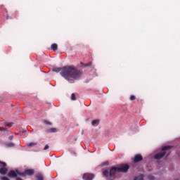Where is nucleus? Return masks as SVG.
<instances>
[{
	"label": "nucleus",
	"instance_id": "1",
	"mask_svg": "<svg viewBox=\"0 0 180 180\" xmlns=\"http://www.w3.org/2000/svg\"><path fill=\"white\" fill-rule=\"evenodd\" d=\"M53 71L54 72H60L61 77H63L65 79H67L71 84L74 83V81L77 79H80L82 75V72L77 70L73 65L54 68Z\"/></svg>",
	"mask_w": 180,
	"mask_h": 180
},
{
	"label": "nucleus",
	"instance_id": "2",
	"mask_svg": "<svg viewBox=\"0 0 180 180\" xmlns=\"http://www.w3.org/2000/svg\"><path fill=\"white\" fill-rule=\"evenodd\" d=\"M171 148H172V146H167L162 147V152L155 155L154 156L155 160H161V158H162L165 155V154H167L165 151H168V150H171Z\"/></svg>",
	"mask_w": 180,
	"mask_h": 180
},
{
	"label": "nucleus",
	"instance_id": "3",
	"mask_svg": "<svg viewBox=\"0 0 180 180\" xmlns=\"http://www.w3.org/2000/svg\"><path fill=\"white\" fill-rule=\"evenodd\" d=\"M18 175L25 176V173H22L19 172V170H11L8 174V176H9V178H17Z\"/></svg>",
	"mask_w": 180,
	"mask_h": 180
},
{
	"label": "nucleus",
	"instance_id": "4",
	"mask_svg": "<svg viewBox=\"0 0 180 180\" xmlns=\"http://www.w3.org/2000/svg\"><path fill=\"white\" fill-rule=\"evenodd\" d=\"M0 174L1 175H6L8 174V168H6V163L5 162L0 161Z\"/></svg>",
	"mask_w": 180,
	"mask_h": 180
},
{
	"label": "nucleus",
	"instance_id": "5",
	"mask_svg": "<svg viewBox=\"0 0 180 180\" xmlns=\"http://www.w3.org/2000/svg\"><path fill=\"white\" fill-rule=\"evenodd\" d=\"M118 168V172H127L129 171V168H130V166L128 165H120L117 167Z\"/></svg>",
	"mask_w": 180,
	"mask_h": 180
},
{
	"label": "nucleus",
	"instance_id": "6",
	"mask_svg": "<svg viewBox=\"0 0 180 180\" xmlns=\"http://www.w3.org/2000/svg\"><path fill=\"white\" fill-rule=\"evenodd\" d=\"M119 172V169L118 167H112L110 170V176L111 178H113V176H115V175H116V173Z\"/></svg>",
	"mask_w": 180,
	"mask_h": 180
},
{
	"label": "nucleus",
	"instance_id": "7",
	"mask_svg": "<svg viewBox=\"0 0 180 180\" xmlns=\"http://www.w3.org/2000/svg\"><path fill=\"white\" fill-rule=\"evenodd\" d=\"M95 178V175L89 173L84 174L83 175V179L84 180H93Z\"/></svg>",
	"mask_w": 180,
	"mask_h": 180
},
{
	"label": "nucleus",
	"instance_id": "8",
	"mask_svg": "<svg viewBox=\"0 0 180 180\" xmlns=\"http://www.w3.org/2000/svg\"><path fill=\"white\" fill-rule=\"evenodd\" d=\"M133 161L135 164L140 162V161H143V156H141L140 154L136 155L133 159Z\"/></svg>",
	"mask_w": 180,
	"mask_h": 180
},
{
	"label": "nucleus",
	"instance_id": "9",
	"mask_svg": "<svg viewBox=\"0 0 180 180\" xmlns=\"http://www.w3.org/2000/svg\"><path fill=\"white\" fill-rule=\"evenodd\" d=\"M22 174H25V175H33L34 174V170H33L32 169H27Z\"/></svg>",
	"mask_w": 180,
	"mask_h": 180
},
{
	"label": "nucleus",
	"instance_id": "10",
	"mask_svg": "<svg viewBox=\"0 0 180 180\" xmlns=\"http://www.w3.org/2000/svg\"><path fill=\"white\" fill-rule=\"evenodd\" d=\"M51 49L53 51H57L58 49V46L57 45V44H53L51 45Z\"/></svg>",
	"mask_w": 180,
	"mask_h": 180
},
{
	"label": "nucleus",
	"instance_id": "11",
	"mask_svg": "<svg viewBox=\"0 0 180 180\" xmlns=\"http://www.w3.org/2000/svg\"><path fill=\"white\" fill-rule=\"evenodd\" d=\"M134 180H144V175L141 174V175L135 177Z\"/></svg>",
	"mask_w": 180,
	"mask_h": 180
},
{
	"label": "nucleus",
	"instance_id": "12",
	"mask_svg": "<svg viewBox=\"0 0 180 180\" xmlns=\"http://www.w3.org/2000/svg\"><path fill=\"white\" fill-rule=\"evenodd\" d=\"M28 147H34V146H37V142H31L27 144Z\"/></svg>",
	"mask_w": 180,
	"mask_h": 180
},
{
	"label": "nucleus",
	"instance_id": "13",
	"mask_svg": "<svg viewBox=\"0 0 180 180\" xmlns=\"http://www.w3.org/2000/svg\"><path fill=\"white\" fill-rule=\"evenodd\" d=\"M91 124H92V126H98V124H99V120H95L92 121Z\"/></svg>",
	"mask_w": 180,
	"mask_h": 180
},
{
	"label": "nucleus",
	"instance_id": "14",
	"mask_svg": "<svg viewBox=\"0 0 180 180\" xmlns=\"http://www.w3.org/2000/svg\"><path fill=\"white\" fill-rule=\"evenodd\" d=\"M103 175L105 176H110V172H108V170H104L103 172Z\"/></svg>",
	"mask_w": 180,
	"mask_h": 180
},
{
	"label": "nucleus",
	"instance_id": "15",
	"mask_svg": "<svg viewBox=\"0 0 180 180\" xmlns=\"http://www.w3.org/2000/svg\"><path fill=\"white\" fill-rule=\"evenodd\" d=\"M49 133H57V129L56 128H51L49 129Z\"/></svg>",
	"mask_w": 180,
	"mask_h": 180
},
{
	"label": "nucleus",
	"instance_id": "16",
	"mask_svg": "<svg viewBox=\"0 0 180 180\" xmlns=\"http://www.w3.org/2000/svg\"><path fill=\"white\" fill-rule=\"evenodd\" d=\"M13 124V123H12V122H6L5 123V126L6 127H12Z\"/></svg>",
	"mask_w": 180,
	"mask_h": 180
},
{
	"label": "nucleus",
	"instance_id": "17",
	"mask_svg": "<svg viewBox=\"0 0 180 180\" xmlns=\"http://www.w3.org/2000/svg\"><path fill=\"white\" fill-rule=\"evenodd\" d=\"M71 100L72 101H77V98L75 97V94H72V96H71Z\"/></svg>",
	"mask_w": 180,
	"mask_h": 180
},
{
	"label": "nucleus",
	"instance_id": "18",
	"mask_svg": "<svg viewBox=\"0 0 180 180\" xmlns=\"http://www.w3.org/2000/svg\"><path fill=\"white\" fill-rule=\"evenodd\" d=\"M7 147H14L15 143H8L6 144Z\"/></svg>",
	"mask_w": 180,
	"mask_h": 180
},
{
	"label": "nucleus",
	"instance_id": "19",
	"mask_svg": "<svg viewBox=\"0 0 180 180\" xmlns=\"http://www.w3.org/2000/svg\"><path fill=\"white\" fill-rule=\"evenodd\" d=\"M0 131H8L7 128L0 127Z\"/></svg>",
	"mask_w": 180,
	"mask_h": 180
},
{
	"label": "nucleus",
	"instance_id": "20",
	"mask_svg": "<svg viewBox=\"0 0 180 180\" xmlns=\"http://www.w3.org/2000/svg\"><path fill=\"white\" fill-rule=\"evenodd\" d=\"M91 65H92V62H89L88 63H86L84 65V67H91Z\"/></svg>",
	"mask_w": 180,
	"mask_h": 180
},
{
	"label": "nucleus",
	"instance_id": "21",
	"mask_svg": "<svg viewBox=\"0 0 180 180\" xmlns=\"http://www.w3.org/2000/svg\"><path fill=\"white\" fill-rule=\"evenodd\" d=\"M135 99H136V96L131 95V96H130V101H135Z\"/></svg>",
	"mask_w": 180,
	"mask_h": 180
},
{
	"label": "nucleus",
	"instance_id": "22",
	"mask_svg": "<svg viewBox=\"0 0 180 180\" xmlns=\"http://www.w3.org/2000/svg\"><path fill=\"white\" fill-rule=\"evenodd\" d=\"M37 180H44L43 176L39 175V176H37Z\"/></svg>",
	"mask_w": 180,
	"mask_h": 180
},
{
	"label": "nucleus",
	"instance_id": "23",
	"mask_svg": "<svg viewBox=\"0 0 180 180\" xmlns=\"http://www.w3.org/2000/svg\"><path fill=\"white\" fill-rule=\"evenodd\" d=\"M103 165L105 167L106 165H109V162L108 161H105L103 163Z\"/></svg>",
	"mask_w": 180,
	"mask_h": 180
},
{
	"label": "nucleus",
	"instance_id": "24",
	"mask_svg": "<svg viewBox=\"0 0 180 180\" xmlns=\"http://www.w3.org/2000/svg\"><path fill=\"white\" fill-rule=\"evenodd\" d=\"M49 148H50V146H49V145H46L45 147L44 148V150H49Z\"/></svg>",
	"mask_w": 180,
	"mask_h": 180
},
{
	"label": "nucleus",
	"instance_id": "25",
	"mask_svg": "<svg viewBox=\"0 0 180 180\" xmlns=\"http://www.w3.org/2000/svg\"><path fill=\"white\" fill-rule=\"evenodd\" d=\"M1 180H10L9 178L6 177V176H3L1 177Z\"/></svg>",
	"mask_w": 180,
	"mask_h": 180
},
{
	"label": "nucleus",
	"instance_id": "26",
	"mask_svg": "<svg viewBox=\"0 0 180 180\" xmlns=\"http://www.w3.org/2000/svg\"><path fill=\"white\" fill-rule=\"evenodd\" d=\"M45 124H49V126H51V122H49V121H45L44 122Z\"/></svg>",
	"mask_w": 180,
	"mask_h": 180
},
{
	"label": "nucleus",
	"instance_id": "27",
	"mask_svg": "<svg viewBox=\"0 0 180 180\" xmlns=\"http://www.w3.org/2000/svg\"><path fill=\"white\" fill-rule=\"evenodd\" d=\"M148 179H149L150 180H153V179H154V176L150 175V176H148Z\"/></svg>",
	"mask_w": 180,
	"mask_h": 180
},
{
	"label": "nucleus",
	"instance_id": "28",
	"mask_svg": "<svg viewBox=\"0 0 180 180\" xmlns=\"http://www.w3.org/2000/svg\"><path fill=\"white\" fill-rule=\"evenodd\" d=\"M8 140H13V136H10L8 137Z\"/></svg>",
	"mask_w": 180,
	"mask_h": 180
},
{
	"label": "nucleus",
	"instance_id": "29",
	"mask_svg": "<svg viewBox=\"0 0 180 180\" xmlns=\"http://www.w3.org/2000/svg\"><path fill=\"white\" fill-rule=\"evenodd\" d=\"M178 155L180 157V151L177 153Z\"/></svg>",
	"mask_w": 180,
	"mask_h": 180
}]
</instances>
